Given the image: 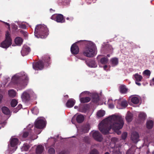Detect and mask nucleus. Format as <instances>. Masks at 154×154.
Returning <instances> with one entry per match:
<instances>
[{
  "label": "nucleus",
  "instance_id": "18",
  "mask_svg": "<svg viewBox=\"0 0 154 154\" xmlns=\"http://www.w3.org/2000/svg\"><path fill=\"white\" fill-rule=\"evenodd\" d=\"M18 141V140L16 138H13L12 139L10 142V144L11 147H15L16 149L17 146Z\"/></svg>",
  "mask_w": 154,
  "mask_h": 154
},
{
  "label": "nucleus",
  "instance_id": "38",
  "mask_svg": "<svg viewBox=\"0 0 154 154\" xmlns=\"http://www.w3.org/2000/svg\"><path fill=\"white\" fill-rule=\"evenodd\" d=\"M146 117V115L143 112H141L139 115V117L141 119L144 120Z\"/></svg>",
  "mask_w": 154,
  "mask_h": 154
},
{
  "label": "nucleus",
  "instance_id": "29",
  "mask_svg": "<svg viewBox=\"0 0 154 154\" xmlns=\"http://www.w3.org/2000/svg\"><path fill=\"white\" fill-rule=\"evenodd\" d=\"M134 77L136 81L137 82L141 81L143 78L141 75H139L138 73L135 74L134 75Z\"/></svg>",
  "mask_w": 154,
  "mask_h": 154
},
{
  "label": "nucleus",
  "instance_id": "19",
  "mask_svg": "<svg viewBox=\"0 0 154 154\" xmlns=\"http://www.w3.org/2000/svg\"><path fill=\"white\" fill-rule=\"evenodd\" d=\"M44 149L43 146L41 145H38L37 146L36 149V153L38 154H41Z\"/></svg>",
  "mask_w": 154,
  "mask_h": 154
},
{
  "label": "nucleus",
  "instance_id": "2",
  "mask_svg": "<svg viewBox=\"0 0 154 154\" xmlns=\"http://www.w3.org/2000/svg\"><path fill=\"white\" fill-rule=\"evenodd\" d=\"M82 42L86 44V46L83 50L82 53L83 55L89 57H94L95 51L94 44L91 42L82 41Z\"/></svg>",
  "mask_w": 154,
  "mask_h": 154
},
{
  "label": "nucleus",
  "instance_id": "4",
  "mask_svg": "<svg viewBox=\"0 0 154 154\" xmlns=\"http://www.w3.org/2000/svg\"><path fill=\"white\" fill-rule=\"evenodd\" d=\"M12 81L18 86L20 87V89L24 88L25 86V85L28 80V78L25 75L23 76L21 78H19L16 76H14L12 78Z\"/></svg>",
  "mask_w": 154,
  "mask_h": 154
},
{
  "label": "nucleus",
  "instance_id": "52",
  "mask_svg": "<svg viewBox=\"0 0 154 154\" xmlns=\"http://www.w3.org/2000/svg\"><path fill=\"white\" fill-rule=\"evenodd\" d=\"M79 111L82 112H83L84 111H85V110H84V109H82L80 107L79 109Z\"/></svg>",
  "mask_w": 154,
  "mask_h": 154
},
{
  "label": "nucleus",
  "instance_id": "64",
  "mask_svg": "<svg viewBox=\"0 0 154 154\" xmlns=\"http://www.w3.org/2000/svg\"><path fill=\"white\" fill-rule=\"evenodd\" d=\"M128 151H127L126 153V154H128Z\"/></svg>",
  "mask_w": 154,
  "mask_h": 154
},
{
  "label": "nucleus",
  "instance_id": "10",
  "mask_svg": "<svg viewBox=\"0 0 154 154\" xmlns=\"http://www.w3.org/2000/svg\"><path fill=\"white\" fill-rule=\"evenodd\" d=\"M21 98L22 101L26 102L29 101L30 99V95L28 91H24L21 95Z\"/></svg>",
  "mask_w": 154,
  "mask_h": 154
},
{
  "label": "nucleus",
  "instance_id": "3",
  "mask_svg": "<svg viewBox=\"0 0 154 154\" xmlns=\"http://www.w3.org/2000/svg\"><path fill=\"white\" fill-rule=\"evenodd\" d=\"M48 30L47 26L44 25H37L35 28V35L37 38H45L48 34Z\"/></svg>",
  "mask_w": 154,
  "mask_h": 154
},
{
  "label": "nucleus",
  "instance_id": "36",
  "mask_svg": "<svg viewBox=\"0 0 154 154\" xmlns=\"http://www.w3.org/2000/svg\"><path fill=\"white\" fill-rule=\"evenodd\" d=\"M131 101L134 104H137L139 102L138 98L136 97H133L131 99Z\"/></svg>",
  "mask_w": 154,
  "mask_h": 154
},
{
  "label": "nucleus",
  "instance_id": "14",
  "mask_svg": "<svg viewBox=\"0 0 154 154\" xmlns=\"http://www.w3.org/2000/svg\"><path fill=\"white\" fill-rule=\"evenodd\" d=\"M42 59L46 66H48L51 64L50 57L49 55H44L42 57Z\"/></svg>",
  "mask_w": 154,
  "mask_h": 154
},
{
  "label": "nucleus",
  "instance_id": "11",
  "mask_svg": "<svg viewBox=\"0 0 154 154\" xmlns=\"http://www.w3.org/2000/svg\"><path fill=\"white\" fill-rule=\"evenodd\" d=\"M36 128L41 129L43 128L45 126V122L44 120L42 119H39L36 120L35 124Z\"/></svg>",
  "mask_w": 154,
  "mask_h": 154
},
{
  "label": "nucleus",
  "instance_id": "50",
  "mask_svg": "<svg viewBox=\"0 0 154 154\" xmlns=\"http://www.w3.org/2000/svg\"><path fill=\"white\" fill-rule=\"evenodd\" d=\"M109 107L111 108H113L114 107V106L112 104H109Z\"/></svg>",
  "mask_w": 154,
  "mask_h": 154
},
{
  "label": "nucleus",
  "instance_id": "56",
  "mask_svg": "<svg viewBox=\"0 0 154 154\" xmlns=\"http://www.w3.org/2000/svg\"><path fill=\"white\" fill-rule=\"evenodd\" d=\"M107 65H105L104 66H103V69H104L105 70H106V69L107 68Z\"/></svg>",
  "mask_w": 154,
  "mask_h": 154
},
{
  "label": "nucleus",
  "instance_id": "48",
  "mask_svg": "<svg viewBox=\"0 0 154 154\" xmlns=\"http://www.w3.org/2000/svg\"><path fill=\"white\" fill-rule=\"evenodd\" d=\"M20 27L21 28L26 29V26L25 24H21L20 25Z\"/></svg>",
  "mask_w": 154,
  "mask_h": 154
},
{
  "label": "nucleus",
  "instance_id": "49",
  "mask_svg": "<svg viewBox=\"0 0 154 154\" xmlns=\"http://www.w3.org/2000/svg\"><path fill=\"white\" fill-rule=\"evenodd\" d=\"M58 154H67V153L65 151L63 150L60 152Z\"/></svg>",
  "mask_w": 154,
  "mask_h": 154
},
{
  "label": "nucleus",
  "instance_id": "51",
  "mask_svg": "<svg viewBox=\"0 0 154 154\" xmlns=\"http://www.w3.org/2000/svg\"><path fill=\"white\" fill-rule=\"evenodd\" d=\"M3 96L2 94H0V103L1 102Z\"/></svg>",
  "mask_w": 154,
  "mask_h": 154
},
{
  "label": "nucleus",
  "instance_id": "6",
  "mask_svg": "<svg viewBox=\"0 0 154 154\" xmlns=\"http://www.w3.org/2000/svg\"><path fill=\"white\" fill-rule=\"evenodd\" d=\"M51 19L54 20L57 22L62 23L65 22L63 15L61 14H54L52 15Z\"/></svg>",
  "mask_w": 154,
  "mask_h": 154
},
{
  "label": "nucleus",
  "instance_id": "20",
  "mask_svg": "<svg viewBox=\"0 0 154 154\" xmlns=\"http://www.w3.org/2000/svg\"><path fill=\"white\" fill-rule=\"evenodd\" d=\"M133 115L132 113L128 112L125 117V119L126 121L128 122H131L132 120Z\"/></svg>",
  "mask_w": 154,
  "mask_h": 154
},
{
  "label": "nucleus",
  "instance_id": "30",
  "mask_svg": "<svg viewBox=\"0 0 154 154\" xmlns=\"http://www.w3.org/2000/svg\"><path fill=\"white\" fill-rule=\"evenodd\" d=\"M120 92L122 94L126 93L128 90L125 86L123 85H122L120 87Z\"/></svg>",
  "mask_w": 154,
  "mask_h": 154
},
{
  "label": "nucleus",
  "instance_id": "45",
  "mask_svg": "<svg viewBox=\"0 0 154 154\" xmlns=\"http://www.w3.org/2000/svg\"><path fill=\"white\" fill-rule=\"evenodd\" d=\"M29 135V133L27 132H24L23 133V137H27Z\"/></svg>",
  "mask_w": 154,
  "mask_h": 154
},
{
  "label": "nucleus",
  "instance_id": "47",
  "mask_svg": "<svg viewBox=\"0 0 154 154\" xmlns=\"http://www.w3.org/2000/svg\"><path fill=\"white\" fill-rule=\"evenodd\" d=\"M114 154H122L119 149L116 151L114 150Z\"/></svg>",
  "mask_w": 154,
  "mask_h": 154
},
{
  "label": "nucleus",
  "instance_id": "7",
  "mask_svg": "<svg viewBox=\"0 0 154 154\" xmlns=\"http://www.w3.org/2000/svg\"><path fill=\"white\" fill-rule=\"evenodd\" d=\"M86 91L82 92L79 95L80 101L82 103H87L89 102L91 100L89 97H82L84 96V94L87 93Z\"/></svg>",
  "mask_w": 154,
  "mask_h": 154
},
{
  "label": "nucleus",
  "instance_id": "46",
  "mask_svg": "<svg viewBox=\"0 0 154 154\" xmlns=\"http://www.w3.org/2000/svg\"><path fill=\"white\" fill-rule=\"evenodd\" d=\"M22 106L21 104H19L16 108V109H17V111L20 109H21V108H22Z\"/></svg>",
  "mask_w": 154,
  "mask_h": 154
},
{
  "label": "nucleus",
  "instance_id": "63",
  "mask_svg": "<svg viewBox=\"0 0 154 154\" xmlns=\"http://www.w3.org/2000/svg\"><path fill=\"white\" fill-rule=\"evenodd\" d=\"M152 154H154V151L152 152Z\"/></svg>",
  "mask_w": 154,
  "mask_h": 154
},
{
  "label": "nucleus",
  "instance_id": "13",
  "mask_svg": "<svg viewBox=\"0 0 154 154\" xmlns=\"http://www.w3.org/2000/svg\"><path fill=\"white\" fill-rule=\"evenodd\" d=\"M30 51V48L27 46H25L23 47L21 51V54L22 55L24 56L28 54Z\"/></svg>",
  "mask_w": 154,
  "mask_h": 154
},
{
  "label": "nucleus",
  "instance_id": "39",
  "mask_svg": "<svg viewBox=\"0 0 154 154\" xmlns=\"http://www.w3.org/2000/svg\"><path fill=\"white\" fill-rule=\"evenodd\" d=\"M89 154H100V153L97 149L94 148L90 151Z\"/></svg>",
  "mask_w": 154,
  "mask_h": 154
},
{
  "label": "nucleus",
  "instance_id": "53",
  "mask_svg": "<svg viewBox=\"0 0 154 154\" xmlns=\"http://www.w3.org/2000/svg\"><path fill=\"white\" fill-rule=\"evenodd\" d=\"M3 23L5 24L6 25H7L8 26V28H10V25L9 24V23H6V22H3Z\"/></svg>",
  "mask_w": 154,
  "mask_h": 154
},
{
  "label": "nucleus",
  "instance_id": "37",
  "mask_svg": "<svg viewBox=\"0 0 154 154\" xmlns=\"http://www.w3.org/2000/svg\"><path fill=\"white\" fill-rule=\"evenodd\" d=\"M83 140L86 143L89 144L90 143V138L88 136L84 137L83 139Z\"/></svg>",
  "mask_w": 154,
  "mask_h": 154
},
{
  "label": "nucleus",
  "instance_id": "43",
  "mask_svg": "<svg viewBox=\"0 0 154 154\" xmlns=\"http://www.w3.org/2000/svg\"><path fill=\"white\" fill-rule=\"evenodd\" d=\"M127 133L126 132H125L123 133L121 136L123 140H125L127 137Z\"/></svg>",
  "mask_w": 154,
  "mask_h": 154
},
{
  "label": "nucleus",
  "instance_id": "15",
  "mask_svg": "<svg viewBox=\"0 0 154 154\" xmlns=\"http://www.w3.org/2000/svg\"><path fill=\"white\" fill-rule=\"evenodd\" d=\"M75 103V100L73 99H69L66 103V106L68 108L72 107Z\"/></svg>",
  "mask_w": 154,
  "mask_h": 154
},
{
  "label": "nucleus",
  "instance_id": "31",
  "mask_svg": "<svg viewBox=\"0 0 154 154\" xmlns=\"http://www.w3.org/2000/svg\"><path fill=\"white\" fill-rule=\"evenodd\" d=\"M120 105L121 108H125L127 107L128 103L126 100H123L121 102Z\"/></svg>",
  "mask_w": 154,
  "mask_h": 154
},
{
  "label": "nucleus",
  "instance_id": "59",
  "mask_svg": "<svg viewBox=\"0 0 154 154\" xmlns=\"http://www.w3.org/2000/svg\"><path fill=\"white\" fill-rule=\"evenodd\" d=\"M74 108L75 109H76L78 108V106H75Z\"/></svg>",
  "mask_w": 154,
  "mask_h": 154
},
{
  "label": "nucleus",
  "instance_id": "33",
  "mask_svg": "<svg viewBox=\"0 0 154 154\" xmlns=\"http://www.w3.org/2000/svg\"><path fill=\"white\" fill-rule=\"evenodd\" d=\"M105 114V112L103 110H100L98 111L97 116L99 117L103 116Z\"/></svg>",
  "mask_w": 154,
  "mask_h": 154
},
{
  "label": "nucleus",
  "instance_id": "23",
  "mask_svg": "<svg viewBox=\"0 0 154 154\" xmlns=\"http://www.w3.org/2000/svg\"><path fill=\"white\" fill-rule=\"evenodd\" d=\"M86 64L91 67H95L97 65L95 61L93 60H91L89 63H86Z\"/></svg>",
  "mask_w": 154,
  "mask_h": 154
},
{
  "label": "nucleus",
  "instance_id": "60",
  "mask_svg": "<svg viewBox=\"0 0 154 154\" xmlns=\"http://www.w3.org/2000/svg\"><path fill=\"white\" fill-rule=\"evenodd\" d=\"M104 154H110L108 152H106Z\"/></svg>",
  "mask_w": 154,
  "mask_h": 154
},
{
  "label": "nucleus",
  "instance_id": "12",
  "mask_svg": "<svg viewBox=\"0 0 154 154\" xmlns=\"http://www.w3.org/2000/svg\"><path fill=\"white\" fill-rule=\"evenodd\" d=\"M71 52L73 54H77L79 52V48L76 43L73 44L71 47Z\"/></svg>",
  "mask_w": 154,
  "mask_h": 154
},
{
  "label": "nucleus",
  "instance_id": "22",
  "mask_svg": "<svg viewBox=\"0 0 154 154\" xmlns=\"http://www.w3.org/2000/svg\"><path fill=\"white\" fill-rule=\"evenodd\" d=\"M84 120V117L82 115H79L76 116V120L77 122L79 123L83 122Z\"/></svg>",
  "mask_w": 154,
  "mask_h": 154
},
{
  "label": "nucleus",
  "instance_id": "8",
  "mask_svg": "<svg viewBox=\"0 0 154 154\" xmlns=\"http://www.w3.org/2000/svg\"><path fill=\"white\" fill-rule=\"evenodd\" d=\"M44 67V64L42 60L35 62L33 65V68L36 70H42Z\"/></svg>",
  "mask_w": 154,
  "mask_h": 154
},
{
  "label": "nucleus",
  "instance_id": "34",
  "mask_svg": "<svg viewBox=\"0 0 154 154\" xmlns=\"http://www.w3.org/2000/svg\"><path fill=\"white\" fill-rule=\"evenodd\" d=\"M108 62V59L107 57H104L102 58L100 60V63L103 64L107 63Z\"/></svg>",
  "mask_w": 154,
  "mask_h": 154
},
{
  "label": "nucleus",
  "instance_id": "16",
  "mask_svg": "<svg viewBox=\"0 0 154 154\" xmlns=\"http://www.w3.org/2000/svg\"><path fill=\"white\" fill-rule=\"evenodd\" d=\"M92 101L94 103H97L100 100V97L98 94L94 93L92 94Z\"/></svg>",
  "mask_w": 154,
  "mask_h": 154
},
{
  "label": "nucleus",
  "instance_id": "26",
  "mask_svg": "<svg viewBox=\"0 0 154 154\" xmlns=\"http://www.w3.org/2000/svg\"><path fill=\"white\" fill-rule=\"evenodd\" d=\"M153 122L152 120H149L146 123V128L149 129H151L153 126Z\"/></svg>",
  "mask_w": 154,
  "mask_h": 154
},
{
  "label": "nucleus",
  "instance_id": "35",
  "mask_svg": "<svg viewBox=\"0 0 154 154\" xmlns=\"http://www.w3.org/2000/svg\"><path fill=\"white\" fill-rule=\"evenodd\" d=\"M18 102L15 99H13L11 101V105L12 107H15L17 104Z\"/></svg>",
  "mask_w": 154,
  "mask_h": 154
},
{
  "label": "nucleus",
  "instance_id": "57",
  "mask_svg": "<svg viewBox=\"0 0 154 154\" xmlns=\"http://www.w3.org/2000/svg\"><path fill=\"white\" fill-rule=\"evenodd\" d=\"M91 2H87V4H88V5H90L91 4Z\"/></svg>",
  "mask_w": 154,
  "mask_h": 154
},
{
  "label": "nucleus",
  "instance_id": "27",
  "mask_svg": "<svg viewBox=\"0 0 154 154\" xmlns=\"http://www.w3.org/2000/svg\"><path fill=\"white\" fill-rule=\"evenodd\" d=\"M22 39L20 37H16L15 39V42L17 45H21L23 42Z\"/></svg>",
  "mask_w": 154,
  "mask_h": 154
},
{
  "label": "nucleus",
  "instance_id": "42",
  "mask_svg": "<svg viewBox=\"0 0 154 154\" xmlns=\"http://www.w3.org/2000/svg\"><path fill=\"white\" fill-rule=\"evenodd\" d=\"M80 41H85V42H89L88 41H86V40H80L78 41L77 42H75L76 43V44H78V45H85L86 46V44L84 43H83L82 42H80Z\"/></svg>",
  "mask_w": 154,
  "mask_h": 154
},
{
  "label": "nucleus",
  "instance_id": "61",
  "mask_svg": "<svg viewBox=\"0 0 154 154\" xmlns=\"http://www.w3.org/2000/svg\"><path fill=\"white\" fill-rule=\"evenodd\" d=\"M121 133V132L120 131H119L118 133H117V134H120Z\"/></svg>",
  "mask_w": 154,
  "mask_h": 154
},
{
  "label": "nucleus",
  "instance_id": "24",
  "mask_svg": "<svg viewBox=\"0 0 154 154\" xmlns=\"http://www.w3.org/2000/svg\"><path fill=\"white\" fill-rule=\"evenodd\" d=\"M90 129V125L88 124H86L82 127V131L84 133L88 132Z\"/></svg>",
  "mask_w": 154,
  "mask_h": 154
},
{
  "label": "nucleus",
  "instance_id": "54",
  "mask_svg": "<svg viewBox=\"0 0 154 154\" xmlns=\"http://www.w3.org/2000/svg\"><path fill=\"white\" fill-rule=\"evenodd\" d=\"M151 82L152 83V84L154 85V77L151 80Z\"/></svg>",
  "mask_w": 154,
  "mask_h": 154
},
{
  "label": "nucleus",
  "instance_id": "1",
  "mask_svg": "<svg viewBox=\"0 0 154 154\" xmlns=\"http://www.w3.org/2000/svg\"><path fill=\"white\" fill-rule=\"evenodd\" d=\"M124 124L123 118L121 117L112 115L101 122L98 125V128L103 134L106 135L109 133L111 129L114 131L122 129Z\"/></svg>",
  "mask_w": 154,
  "mask_h": 154
},
{
  "label": "nucleus",
  "instance_id": "41",
  "mask_svg": "<svg viewBox=\"0 0 154 154\" xmlns=\"http://www.w3.org/2000/svg\"><path fill=\"white\" fill-rule=\"evenodd\" d=\"M143 75H144L148 76H149L151 74V72L150 70L148 69H147L144 70L143 72Z\"/></svg>",
  "mask_w": 154,
  "mask_h": 154
},
{
  "label": "nucleus",
  "instance_id": "40",
  "mask_svg": "<svg viewBox=\"0 0 154 154\" xmlns=\"http://www.w3.org/2000/svg\"><path fill=\"white\" fill-rule=\"evenodd\" d=\"M48 153L49 154H54L55 150L54 148L51 147L48 149Z\"/></svg>",
  "mask_w": 154,
  "mask_h": 154
},
{
  "label": "nucleus",
  "instance_id": "17",
  "mask_svg": "<svg viewBox=\"0 0 154 154\" xmlns=\"http://www.w3.org/2000/svg\"><path fill=\"white\" fill-rule=\"evenodd\" d=\"M139 138L138 134L136 132H133L131 136V139L134 142H137L138 141Z\"/></svg>",
  "mask_w": 154,
  "mask_h": 154
},
{
  "label": "nucleus",
  "instance_id": "28",
  "mask_svg": "<svg viewBox=\"0 0 154 154\" xmlns=\"http://www.w3.org/2000/svg\"><path fill=\"white\" fill-rule=\"evenodd\" d=\"M111 62L113 66H115L117 65L119 63L118 59L116 58H114L111 60Z\"/></svg>",
  "mask_w": 154,
  "mask_h": 154
},
{
  "label": "nucleus",
  "instance_id": "44",
  "mask_svg": "<svg viewBox=\"0 0 154 154\" xmlns=\"http://www.w3.org/2000/svg\"><path fill=\"white\" fill-rule=\"evenodd\" d=\"M20 32L25 37H26L27 36V34L26 32H25L22 30H21L20 31Z\"/></svg>",
  "mask_w": 154,
  "mask_h": 154
},
{
  "label": "nucleus",
  "instance_id": "21",
  "mask_svg": "<svg viewBox=\"0 0 154 154\" xmlns=\"http://www.w3.org/2000/svg\"><path fill=\"white\" fill-rule=\"evenodd\" d=\"M103 48L106 51L109 52H112L113 50L112 46L109 44L105 45Z\"/></svg>",
  "mask_w": 154,
  "mask_h": 154
},
{
  "label": "nucleus",
  "instance_id": "5",
  "mask_svg": "<svg viewBox=\"0 0 154 154\" xmlns=\"http://www.w3.org/2000/svg\"><path fill=\"white\" fill-rule=\"evenodd\" d=\"M12 44V39L9 31H7L5 34V39L1 43V47L3 48H7Z\"/></svg>",
  "mask_w": 154,
  "mask_h": 154
},
{
  "label": "nucleus",
  "instance_id": "25",
  "mask_svg": "<svg viewBox=\"0 0 154 154\" xmlns=\"http://www.w3.org/2000/svg\"><path fill=\"white\" fill-rule=\"evenodd\" d=\"M2 110L3 113L5 115H9L10 113L9 109L6 107H3L2 108Z\"/></svg>",
  "mask_w": 154,
  "mask_h": 154
},
{
  "label": "nucleus",
  "instance_id": "9",
  "mask_svg": "<svg viewBox=\"0 0 154 154\" xmlns=\"http://www.w3.org/2000/svg\"><path fill=\"white\" fill-rule=\"evenodd\" d=\"M92 135L94 139L97 141L101 142L103 139L102 135L98 131L93 132Z\"/></svg>",
  "mask_w": 154,
  "mask_h": 154
},
{
  "label": "nucleus",
  "instance_id": "62",
  "mask_svg": "<svg viewBox=\"0 0 154 154\" xmlns=\"http://www.w3.org/2000/svg\"><path fill=\"white\" fill-rule=\"evenodd\" d=\"M69 17H67V18H66V19H67V20H69Z\"/></svg>",
  "mask_w": 154,
  "mask_h": 154
},
{
  "label": "nucleus",
  "instance_id": "32",
  "mask_svg": "<svg viewBox=\"0 0 154 154\" xmlns=\"http://www.w3.org/2000/svg\"><path fill=\"white\" fill-rule=\"evenodd\" d=\"M16 92L14 90H11L8 91L9 96L12 97H14L16 96Z\"/></svg>",
  "mask_w": 154,
  "mask_h": 154
},
{
  "label": "nucleus",
  "instance_id": "58",
  "mask_svg": "<svg viewBox=\"0 0 154 154\" xmlns=\"http://www.w3.org/2000/svg\"><path fill=\"white\" fill-rule=\"evenodd\" d=\"M112 140H117V138H112Z\"/></svg>",
  "mask_w": 154,
  "mask_h": 154
},
{
  "label": "nucleus",
  "instance_id": "55",
  "mask_svg": "<svg viewBox=\"0 0 154 154\" xmlns=\"http://www.w3.org/2000/svg\"><path fill=\"white\" fill-rule=\"evenodd\" d=\"M136 81V84L139 86H140L141 85V84L140 83Z\"/></svg>",
  "mask_w": 154,
  "mask_h": 154
}]
</instances>
